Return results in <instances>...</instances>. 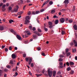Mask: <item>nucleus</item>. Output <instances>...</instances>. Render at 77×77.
<instances>
[{
  "mask_svg": "<svg viewBox=\"0 0 77 77\" xmlns=\"http://www.w3.org/2000/svg\"><path fill=\"white\" fill-rule=\"evenodd\" d=\"M25 60L26 62H29V65H30L31 64V63H32V58H30L29 59V58L28 57H26L25 58Z\"/></svg>",
  "mask_w": 77,
  "mask_h": 77,
  "instance_id": "obj_1",
  "label": "nucleus"
},
{
  "mask_svg": "<svg viewBox=\"0 0 77 77\" xmlns=\"http://www.w3.org/2000/svg\"><path fill=\"white\" fill-rule=\"evenodd\" d=\"M24 33H26L25 35V38H27L28 37V36L29 35H30V32L28 31H26L24 32Z\"/></svg>",
  "mask_w": 77,
  "mask_h": 77,
  "instance_id": "obj_2",
  "label": "nucleus"
},
{
  "mask_svg": "<svg viewBox=\"0 0 77 77\" xmlns=\"http://www.w3.org/2000/svg\"><path fill=\"white\" fill-rule=\"evenodd\" d=\"M48 75L49 76V77H51L52 75V72L50 70V69H48Z\"/></svg>",
  "mask_w": 77,
  "mask_h": 77,
  "instance_id": "obj_3",
  "label": "nucleus"
},
{
  "mask_svg": "<svg viewBox=\"0 0 77 77\" xmlns=\"http://www.w3.org/2000/svg\"><path fill=\"white\" fill-rule=\"evenodd\" d=\"M49 25L50 26L49 27L50 29H52L53 28V24H52V22L51 21H49L48 22Z\"/></svg>",
  "mask_w": 77,
  "mask_h": 77,
  "instance_id": "obj_4",
  "label": "nucleus"
},
{
  "mask_svg": "<svg viewBox=\"0 0 77 77\" xmlns=\"http://www.w3.org/2000/svg\"><path fill=\"white\" fill-rule=\"evenodd\" d=\"M40 13V11H36L35 12L33 11L32 12V14L33 15H35V14H38Z\"/></svg>",
  "mask_w": 77,
  "mask_h": 77,
  "instance_id": "obj_5",
  "label": "nucleus"
},
{
  "mask_svg": "<svg viewBox=\"0 0 77 77\" xmlns=\"http://www.w3.org/2000/svg\"><path fill=\"white\" fill-rule=\"evenodd\" d=\"M50 2V0H48L47 1L45 2L42 5V8H43V7H44V6H45V5H47V3H48V2Z\"/></svg>",
  "mask_w": 77,
  "mask_h": 77,
  "instance_id": "obj_6",
  "label": "nucleus"
},
{
  "mask_svg": "<svg viewBox=\"0 0 77 77\" xmlns=\"http://www.w3.org/2000/svg\"><path fill=\"white\" fill-rule=\"evenodd\" d=\"M60 21L61 23H64V22H65V19L63 18H62L60 19Z\"/></svg>",
  "mask_w": 77,
  "mask_h": 77,
  "instance_id": "obj_7",
  "label": "nucleus"
},
{
  "mask_svg": "<svg viewBox=\"0 0 77 77\" xmlns=\"http://www.w3.org/2000/svg\"><path fill=\"white\" fill-rule=\"evenodd\" d=\"M69 3L68 0H65L63 2V3H64L65 5H68Z\"/></svg>",
  "mask_w": 77,
  "mask_h": 77,
  "instance_id": "obj_8",
  "label": "nucleus"
},
{
  "mask_svg": "<svg viewBox=\"0 0 77 77\" xmlns=\"http://www.w3.org/2000/svg\"><path fill=\"white\" fill-rule=\"evenodd\" d=\"M17 38L18 39H19V40H20V39H21V37L20 35H17Z\"/></svg>",
  "mask_w": 77,
  "mask_h": 77,
  "instance_id": "obj_9",
  "label": "nucleus"
},
{
  "mask_svg": "<svg viewBox=\"0 0 77 77\" xmlns=\"http://www.w3.org/2000/svg\"><path fill=\"white\" fill-rule=\"evenodd\" d=\"M25 24H26V25H27V23H29V20H26L25 21Z\"/></svg>",
  "mask_w": 77,
  "mask_h": 77,
  "instance_id": "obj_10",
  "label": "nucleus"
},
{
  "mask_svg": "<svg viewBox=\"0 0 77 77\" xmlns=\"http://www.w3.org/2000/svg\"><path fill=\"white\" fill-rule=\"evenodd\" d=\"M73 42L75 44V46L77 47V42H76V41H75V40H73Z\"/></svg>",
  "mask_w": 77,
  "mask_h": 77,
  "instance_id": "obj_11",
  "label": "nucleus"
},
{
  "mask_svg": "<svg viewBox=\"0 0 77 77\" xmlns=\"http://www.w3.org/2000/svg\"><path fill=\"white\" fill-rule=\"evenodd\" d=\"M11 57L12 59H15V58L16 57L15 54H12L11 55Z\"/></svg>",
  "mask_w": 77,
  "mask_h": 77,
  "instance_id": "obj_12",
  "label": "nucleus"
},
{
  "mask_svg": "<svg viewBox=\"0 0 77 77\" xmlns=\"http://www.w3.org/2000/svg\"><path fill=\"white\" fill-rule=\"evenodd\" d=\"M73 28L75 30H77V26L76 24H75L73 26Z\"/></svg>",
  "mask_w": 77,
  "mask_h": 77,
  "instance_id": "obj_13",
  "label": "nucleus"
},
{
  "mask_svg": "<svg viewBox=\"0 0 77 77\" xmlns=\"http://www.w3.org/2000/svg\"><path fill=\"white\" fill-rule=\"evenodd\" d=\"M10 31L11 32H12V33H13V34H14V35H15V31L14 30V29H11Z\"/></svg>",
  "mask_w": 77,
  "mask_h": 77,
  "instance_id": "obj_14",
  "label": "nucleus"
},
{
  "mask_svg": "<svg viewBox=\"0 0 77 77\" xmlns=\"http://www.w3.org/2000/svg\"><path fill=\"white\" fill-rule=\"evenodd\" d=\"M56 71H53V76L54 77H55V75H56Z\"/></svg>",
  "mask_w": 77,
  "mask_h": 77,
  "instance_id": "obj_15",
  "label": "nucleus"
},
{
  "mask_svg": "<svg viewBox=\"0 0 77 77\" xmlns=\"http://www.w3.org/2000/svg\"><path fill=\"white\" fill-rule=\"evenodd\" d=\"M34 33H35V34H36L37 35H38L39 36H40V34H39V33L38 32L35 31L34 32Z\"/></svg>",
  "mask_w": 77,
  "mask_h": 77,
  "instance_id": "obj_16",
  "label": "nucleus"
},
{
  "mask_svg": "<svg viewBox=\"0 0 77 77\" xmlns=\"http://www.w3.org/2000/svg\"><path fill=\"white\" fill-rule=\"evenodd\" d=\"M59 23V20H56L54 22V23L55 24H57Z\"/></svg>",
  "mask_w": 77,
  "mask_h": 77,
  "instance_id": "obj_17",
  "label": "nucleus"
},
{
  "mask_svg": "<svg viewBox=\"0 0 77 77\" xmlns=\"http://www.w3.org/2000/svg\"><path fill=\"white\" fill-rule=\"evenodd\" d=\"M70 65H74V62L70 61L69 63Z\"/></svg>",
  "mask_w": 77,
  "mask_h": 77,
  "instance_id": "obj_18",
  "label": "nucleus"
},
{
  "mask_svg": "<svg viewBox=\"0 0 77 77\" xmlns=\"http://www.w3.org/2000/svg\"><path fill=\"white\" fill-rule=\"evenodd\" d=\"M0 30H4V27H3V26H0Z\"/></svg>",
  "mask_w": 77,
  "mask_h": 77,
  "instance_id": "obj_19",
  "label": "nucleus"
},
{
  "mask_svg": "<svg viewBox=\"0 0 77 77\" xmlns=\"http://www.w3.org/2000/svg\"><path fill=\"white\" fill-rule=\"evenodd\" d=\"M74 71L73 70H71L70 72V74H74Z\"/></svg>",
  "mask_w": 77,
  "mask_h": 77,
  "instance_id": "obj_20",
  "label": "nucleus"
},
{
  "mask_svg": "<svg viewBox=\"0 0 77 77\" xmlns=\"http://www.w3.org/2000/svg\"><path fill=\"white\" fill-rule=\"evenodd\" d=\"M29 19H30V17L29 16H27L26 17V19H25L26 20H29Z\"/></svg>",
  "mask_w": 77,
  "mask_h": 77,
  "instance_id": "obj_21",
  "label": "nucleus"
},
{
  "mask_svg": "<svg viewBox=\"0 0 77 77\" xmlns=\"http://www.w3.org/2000/svg\"><path fill=\"white\" fill-rule=\"evenodd\" d=\"M14 21L12 20H10L9 21V23H14Z\"/></svg>",
  "mask_w": 77,
  "mask_h": 77,
  "instance_id": "obj_22",
  "label": "nucleus"
},
{
  "mask_svg": "<svg viewBox=\"0 0 77 77\" xmlns=\"http://www.w3.org/2000/svg\"><path fill=\"white\" fill-rule=\"evenodd\" d=\"M71 69V67H67V70L68 71H70V70Z\"/></svg>",
  "mask_w": 77,
  "mask_h": 77,
  "instance_id": "obj_23",
  "label": "nucleus"
},
{
  "mask_svg": "<svg viewBox=\"0 0 77 77\" xmlns=\"http://www.w3.org/2000/svg\"><path fill=\"white\" fill-rule=\"evenodd\" d=\"M49 4L50 5H51L53 4V1H51L49 2Z\"/></svg>",
  "mask_w": 77,
  "mask_h": 77,
  "instance_id": "obj_24",
  "label": "nucleus"
},
{
  "mask_svg": "<svg viewBox=\"0 0 77 77\" xmlns=\"http://www.w3.org/2000/svg\"><path fill=\"white\" fill-rule=\"evenodd\" d=\"M33 39H36L37 38V37H36V35H34L33 36Z\"/></svg>",
  "mask_w": 77,
  "mask_h": 77,
  "instance_id": "obj_25",
  "label": "nucleus"
},
{
  "mask_svg": "<svg viewBox=\"0 0 77 77\" xmlns=\"http://www.w3.org/2000/svg\"><path fill=\"white\" fill-rule=\"evenodd\" d=\"M65 31L62 30L61 31L62 35H65Z\"/></svg>",
  "mask_w": 77,
  "mask_h": 77,
  "instance_id": "obj_26",
  "label": "nucleus"
},
{
  "mask_svg": "<svg viewBox=\"0 0 77 77\" xmlns=\"http://www.w3.org/2000/svg\"><path fill=\"white\" fill-rule=\"evenodd\" d=\"M69 51V49L68 48H66L65 50V51H66V53H67L68 52V51Z\"/></svg>",
  "mask_w": 77,
  "mask_h": 77,
  "instance_id": "obj_27",
  "label": "nucleus"
},
{
  "mask_svg": "<svg viewBox=\"0 0 77 77\" xmlns=\"http://www.w3.org/2000/svg\"><path fill=\"white\" fill-rule=\"evenodd\" d=\"M8 49H9V50H10L11 51V50H12V47L10 46L9 47V48H8Z\"/></svg>",
  "mask_w": 77,
  "mask_h": 77,
  "instance_id": "obj_28",
  "label": "nucleus"
},
{
  "mask_svg": "<svg viewBox=\"0 0 77 77\" xmlns=\"http://www.w3.org/2000/svg\"><path fill=\"white\" fill-rule=\"evenodd\" d=\"M72 20L71 19V20H69V22L70 23H72Z\"/></svg>",
  "mask_w": 77,
  "mask_h": 77,
  "instance_id": "obj_29",
  "label": "nucleus"
},
{
  "mask_svg": "<svg viewBox=\"0 0 77 77\" xmlns=\"http://www.w3.org/2000/svg\"><path fill=\"white\" fill-rule=\"evenodd\" d=\"M14 12H17V11H18V9L17 8H14Z\"/></svg>",
  "mask_w": 77,
  "mask_h": 77,
  "instance_id": "obj_30",
  "label": "nucleus"
},
{
  "mask_svg": "<svg viewBox=\"0 0 77 77\" xmlns=\"http://www.w3.org/2000/svg\"><path fill=\"white\" fill-rule=\"evenodd\" d=\"M2 73H3V71L2 70H0V76L1 75Z\"/></svg>",
  "mask_w": 77,
  "mask_h": 77,
  "instance_id": "obj_31",
  "label": "nucleus"
},
{
  "mask_svg": "<svg viewBox=\"0 0 77 77\" xmlns=\"http://www.w3.org/2000/svg\"><path fill=\"white\" fill-rule=\"evenodd\" d=\"M54 12H55V10H52L51 12V14H53V13H54Z\"/></svg>",
  "mask_w": 77,
  "mask_h": 77,
  "instance_id": "obj_32",
  "label": "nucleus"
},
{
  "mask_svg": "<svg viewBox=\"0 0 77 77\" xmlns=\"http://www.w3.org/2000/svg\"><path fill=\"white\" fill-rule=\"evenodd\" d=\"M70 54H71V53H70V52H68V53H67V56H69L70 55Z\"/></svg>",
  "mask_w": 77,
  "mask_h": 77,
  "instance_id": "obj_33",
  "label": "nucleus"
},
{
  "mask_svg": "<svg viewBox=\"0 0 77 77\" xmlns=\"http://www.w3.org/2000/svg\"><path fill=\"white\" fill-rule=\"evenodd\" d=\"M10 63L11 64H13V63H14V62H13V61H12V60H10Z\"/></svg>",
  "mask_w": 77,
  "mask_h": 77,
  "instance_id": "obj_34",
  "label": "nucleus"
},
{
  "mask_svg": "<svg viewBox=\"0 0 77 77\" xmlns=\"http://www.w3.org/2000/svg\"><path fill=\"white\" fill-rule=\"evenodd\" d=\"M37 49L38 51H39L41 50V48H40L39 47H38L37 48Z\"/></svg>",
  "mask_w": 77,
  "mask_h": 77,
  "instance_id": "obj_35",
  "label": "nucleus"
},
{
  "mask_svg": "<svg viewBox=\"0 0 77 77\" xmlns=\"http://www.w3.org/2000/svg\"><path fill=\"white\" fill-rule=\"evenodd\" d=\"M42 56H45V53H44L42 52Z\"/></svg>",
  "mask_w": 77,
  "mask_h": 77,
  "instance_id": "obj_36",
  "label": "nucleus"
},
{
  "mask_svg": "<svg viewBox=\"0 0 77 77\" xmlns=\"http://www.w3.org/2000/svg\"><path fill=\"white\" fill-rule=\"evenodd\" d=\"M62 60H63V59L62 58H60L59 59V62H62Z\"/></svg>",
  "mask_w": 77,
  "mask_h": 77,
  "instance_id": "obj_37",
  "label": "nucleus"
},
{
  "mask_svg": "<svg viewBox=\"0 0 77 77\" xmlns=\"http://www.w3.org/2000/svg\"><path fill=\"white\" fill-rule=\"evenodd\" d=\"M26 54L24 53V54H23V57H26Z\"/></svg>",
  "mask_w": 77,
  "mask_h": 77,
  "instance_id": "obj_38",
  "label": "nucleus"
},
{
  "mask_svg": "<svg viewBox=\"0 0 77 77\" xmlns=\"http://www.w3.org/2000/svg\"><path fill=\"white\" fill-rule=\"evenodd\" d=\"M6 66L7 67V68L9 69V68H11V66L10 65H8V66Z\"/></svg>",
  "mask_w": 77,
  "mask_h": 77,
  "instance_id": "obj_39",
  "label": "nucleus"
},
{
  "mask_svg": "<svg viewBox=\"0 0 77 77\" xmlns=\"http://www.w3.org/2000/svg\"><path fill=\"white\" fill-rule=\"evenodd\" d=\"M66 65L68 66H69V63L68 62H67L66 63Z\"/></svg>",
  "mask_w": 77,
  "mask_h": 77,
  "instance_id": "obj_40",
  "label": "nucleus"
},
{
  "mask_svg": "<svg viewBox=\"0 0 77 77\" xmlns=\"http://www.w3.org/2000/svg\"><path fill=\"white\" fill-rule=\"evenodd\" d=\"M75 6H73V11H75Z\"/></svg>",
  "mask_w": 77,
  "mask_h": 77,
  "instance_id": "obj_41",
  "label": "nucleus"
},
{
  "mask_svg": "<svg viewBox=\"0 0 77 77\" xmlns=\"http://www.w3.org/2000/svg\"><path fill=\"white\" fill-rule=\"evenodd\" d=\"M31 67H33V66H34V65H33V63H31Z\"/></svg>",
  "mask_w": 77,
  "mask_h": 77,
  "instance_id": "obj_42",
  "label": "nucleus"
},
{
  "mask_svg": "<svg viewBox=\"0 0 77 77\" xmlns=\"http://www.w3.org/2000/svg\"><path fill=\"white\" fill-rule=\"evenodd\" d=\"M23 11H20V13H18V14H23Z\"/></svg>",
  "mask_w": 77,
  "mask_h": 77,
  "instance_id": "obj_43",
  "label": "nucleus"
},
{
  "mask_svg": "<svg viewBox=\"0 0 77 77\" xmlns=\"http://www.w3.org/2000/svg\"><path fill=\"white\" fill-rule=\"evenodd\" d=\"M59 67L60 68H63V65H60L59 66Z\"/></svg>",
  "mask_w": 77,
  "mask_h": 77,
  "instance_id": "obj_44",
  "label": "nucleus"
},
{
  "mask_svg": "<svg viewBox=\"0 0 77 77\" xmlns=\"http://www.w3.org/2000/svg\"><path fill=\"white\" fill-rule=\"evenodd\" d=\"M38 30L39 32H41V30L40 29H38Z\"/></svg>",
  "mask_w": 77,
  "mask_h": 77,
  "instance_id": "obj_45",
  "label": "nucleus"
},
{
  "mask_svg": "<svg viewBox=\"0 0 77 77\" xmlns=\"http://www.w3.org/2000/svg\"><path fill=\"white\" fill-rule=\"evenodd\" d=\"M5 45H2V49H3L5 47Z\"/></svg>",
  "mask_w": 77,
  "mask_h": 77,
  "instance_id": "obj_46",
  "label": "nucleus"
},
{
  "mask_svg": "<svg viewBox=\"0 0 77 77\" xmlns=\"http://www.w3.org/2000/svg\"><path fill=\"white\" fill-rule=\"evenodd\" d=\"M44 29L45 30V31H46V32H47L48 31V29L45 28H44Z\"/></svg>",
  "mask_w": 77,
  "mask_h": 77,
  "instance_id": "obj_47",
  "label": "nucleus"
},
{
  "mask_svg": "<svg viewBox=\"0 0 77 77\" xmlns=\"http://www.w3.org/2000/svg\"><path fill=\"white\" fill-rule=\"evenodd\" d=\"M29 29L30 30H31V29H32V26H29Z\"/></svg>",
  "mask_w": 77,
  "mask_h": 77,
  "instance_id": "obj_48",
  "label": "nucleus"
},
{
  "mask_svg": "<svg viewBox=\"0 0 77 77\" xmlns=\"http://www.w3.org/2000/svg\"><path fill=\"white\" fill-rule=\"evenodd\" d=\"M32 30L33 31H35V30H36V28L35 27H33L32 28Z\"/></svg>",
  "mask_w": 77,
  "mask_h": 77,
  "instance_id": "obj_49",
  "label": "nucleus"
},
{
  "mask_svg": "<svg viewBox=\"0 0 77 77\" xmlns=\"http://www.w3.org/2000/svg\"><path fill=\"white\" fill-rule=\"evenodd\" d=\"M31 12L30 11L28 12V15H31Z\"/></svg>",
  "mask_w": 77,
  "mask_h": 77,
  "instance_id": "obj_50",
  "label": "nucleus"
},
{
  "mask_svg": "<svg viewBox=\"0 0 77 77\" xmlns=\"http://www.w3.org/2000/svg\"><path fill=\"white\" fill-rule=\"evenodd\" d=\"M59 65H63V63H62V62H60L59 63Z\"/></svg>",
  "mask_w": 77,
  "mask_h": 77,
  "instance_id": "obj_51",
  "label": "nucleus"
},
{
  "mask_svg": "<svg viewBox=\"0 0 77 77\" xmlns=\"http://www.w3.org/2000/svg\"><path fill=\"white\" fill-rule=\"evenodd\" d=\"M9 9L10 11L12 10V7H9Z\"/></svg>",
  "mask_w": 77,
  "mask_h": 77,
  "instance_id": "obj_52",
  "label": "nucleus"
},
{
  "mask_svg": "<svg viewBox=\"0 0 77 77\" xmlns=\"http://www.w3.org/2000/svg\"><path fill=\"white\" fill-rule=\"evenodd\" d=\"M4 71H5V72H7V71H8V70H7V69H5L4 70Z\"/></svg>",
  "mask_w": 77,
  "mask_h": 77,
  "instance_id": "obj_53",
  "label": "nucleus"
},
{
  "mask_svg": "<svg viewBox=\"0 0 77 77\" xmlns=\"http://www.w3.org/2000/svg\"><path fill=\"white\" fill-rule=\"evenodd\" d=\"M6 7V5H4L2 7V8H5Z\"/></svg>",
  "mask_w": 77,
  "mask_h": 77,
  "instance_id": "obj_54",
  "label": "nucleus"
},
{
  "mask_svg": "<svg viewBox=\"0 0 77 77\" xmlns=\"http://www.w3.org/2000/svg\"><path fill=\"white\" fill-rule=\"evenodd\" d=\"M2 11H3V12H4L5 11L6 9H5V8H3V9H2Z\"/></svg>",
  "mask_w": 77,
  "mask_h": 77,
  "instance_id": "obj_55",
  "label": "nucleus"
},
{
  "mask_svg": "<svg viewBox=\"0 0 77 77\" xmlns=\"http://www.w3.org/2000/svg\"><path fill=\"white\" fill-rule=\"evenodd\" d=\"M60 57L61 58L63 57V55H60Z\"/></svg>",
  "mask_w": 77,
  "mask_h": 77,
  "instance_id": "obj_56",
  "label": "nucleus"
},
{
  "mask_svg": "<svg viewBox=\"0 0 77 77\" xmlns=\"http://www.w3.org/2000/svg\"><path fill=\"white\" fill-rule=\"evenodd\" d=\"M5 51H8V49L7 48H6L5 49Z\"/></svg>",
  "mask_w": 77,
  "mask_h": 77,
  "instance_id": "obj_57",
  "label": "nucleus"
},
{
  "mask_svg": "<svg viewBox=\"0 0 77 77\" xmlns=\"http://www.w3.org/2000/svg\"><path fill=\"white\" fill-rule=\"evenodd\" d=\"M20 3L21 4H22L23 3V0H20Z\"/></svg>",
  "mask_w": 77,
  "mask_h": 77,
  "instance_id": "obj_58",
  "label": "nucleus"
},
{
  "mask_svg": "<svg viewBox=\"0 0 77 77\" xmlns=\"http://www.w3.org/2000/svg\"><path fill=\"white\" fill-rule=\"evenodd\" d=\"M40 11L41 12H44V9H42V10H41Z\"/></svg>",
  "mask_w": 77,
  "mask_h": 77,
  "instance_id": "obj_59",
  "label": "nucleus"
},
{
  "mask_svg": "<svg viewBox=\"0 0 77 77\" xmlns=\"http://www.w3.org/2000/svg\"><path fill=\"white\" fill-rule=\"evenodd\" d=\"M9 4L8 3H7L6 4V6H7V7L9 6Z\"/></svg>",
  "mask_w": 77,
  "mask_h": 77,
  "instance_id": "obj_60",
  "label": "nucleus"
},
{
  "mask_svg": "<svg viewBox=\"0 0 77 77\" xmlns=\"http://www.w3.org/2000/svg\"><path fill=\"white\" fill-rule=\"evenodd\" d=\"M75 37H76L77 38V33H75Z\"/></svg>",
  "mask_w": 77,
  "mask_h": 77,
  "instance_id": "obj_61",
  "label": "nucleus"
},
{
  "mask_svg": "<svg viewBox=\"0 0 77 77\" xmlns=\"http://www.w3.org/2000/svg\"><path fill=\"white\" fill-rule=\"evenodd\" d=\"M70 45L72 46V45H74V43H70Z\"/></svg>",
  "mask_w": 77,
  "mask_h": 77,
  "instance_id": "obj_62",
  "label": "nucleus"
},
{
  "mask_svg": "<svg viewBox=\"0 0 77 77\" xmlns=\"http://www.w3.org/2000/svg\"><path fill=\"white\" fill-rule=\"evenodd\" d=\"M29 75H32V73H31V72L30 71H29Z\"/></svg>",
  "mask_w": 77,
  "mask_h": 77,
  "instance_id": "obj_63",
  "label": "nucleus"
},
{
  "mask_svg": "<svg viewBox=\"0 0 77 77\" xmlns=\"http://www.w3.org/2000/svg\"><path fill=\"white\" fill-rule=\"evenodd\" d=\"M75 60H77V56L75 57Z\"/></svg>",
  "mask_w": 77,
  "mask_h": 77,
  "instance_id": "obj_64",
  "label": "nucleus"
}]
</instances>
